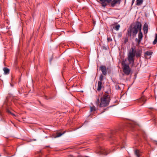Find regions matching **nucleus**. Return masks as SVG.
<instances>
[{"instance_id": "nucleus-1", "label": "nucleus", "mask_w": 157, "mask_h": 157, "mask_svg": "<svg viewBox=\"0 0 157 157\" xmlns=\"http://www.w3.org/2000/svg\"><path fill=\"white\" fill-rule=\"evenodd\" d=\"M142 25L141 23L138 21L136 22L135 25L133 27L130 26L127 30V35L130 36H132L134 37L137 34L138 31L141 30Z\"/></svg>"}, {"instance_id": "nucleus-2", "label": "nucleus", "mask_w": 157, "mask_h": 157, "mask_svg": "<svg viewBox=\"0 0 157 157\" xmlns=\"http://www.w3.org/2000/svg\"><path fill=\"white\" fill-rule=\"evenodd\" d=\"M110 101V98L108 94H104L100 98V103L99 98H98L95 102L97 106H99L100 107H105L108 106Z\"/></svg>"}, {"instance_id": "nucleus-3", "label": "nucleus", "mask_w": 157, "mask_h": 157, "mask_svg": "<svg viewBox=\"0 0 157 157\" xmlns=\"http://www.w3.org/2000/svg\"><path fill=\"white\" fill-rule=\"evenodd\" d=\"M141 51H137L136 52V51H134V48H131L128 56L127 58L129 62V64H132V66H133L135 55L136 57H139L141 56Z\"/></svg>"}, {"instance_id": "nucleus-4", "label": "nucleus", "mask_w": 157, "mask_h": 157, "mask_svg": "<svg viewBox=\"0 0 157 157\" xmlns=\"http://www.w3.org/2000/svg\"><path fill=\"white\" fill-rule=\"evenodd\" d=\"M9 99L10 97L7 96L4 101L3 105L2 106V107L6 109L7 112L9 113H10V111L9 109V106L10 105Z\"/></svg>"}, {"instance_id": "nucleus-5", "label": "nucleus", "mask_w": 157, "mask_h": 157, "mask_svg": "<svg viewBox=\"0 0 157 157\" xmlns=\"http://www.w3.org/2000/svg\"><path fill=\"white\" fill-rule=\"evenodd\" d=\"M122 66L124 72L127 75H129L131 71V70L129 66V65L124 63L122 64Z\"/></svg>"}, {"instance_id": "nucleus-6", "label": "nucleus", "mask_w": 157, "mask_h": 157, "mask_svg": "<svg viewBox=\"0 0 157 157\" xmlns=\"http://www.w3.org/2000/svg\"><path fill=\"white\" fill-rule=\"evenodd\" d=\"M99 69L102 73L103 75H106L107 74V69L106 67L105 66L101 65L99 67Z\"/></svg>"}, {"instance_id": "nucleus-7", "label": "nucleus", "mask_w": 157, "mask_h": 157, "mask_svg": "<svg viewBox=\"0 0 157 157\" xmlns=\"http://www.w3.org/2000/svg\"><path fill=\"white\" fill-rule=\"evenodd\" d=\"M143 37V35L141 31V30H140L139 31V33L138 34V39H137V38L136 39V40H137L138 41V44H139L140 43Z\"/></svg>"}, {"instance_id": "nucleus-8", "label": "nucleus", "mask_w": 157, "mask_h": 157, "mask_svg": "<svg viewBox=\"0 0 157 157\" xmlns=\"http://www.w3.org/2000/svg\"><path fill=\"white\" fill-rule=\"evenodd\" d=\"M153 52L151 51H147L144 53V57L146 59H149L151 57Z\"/></svg>"}, {"instance_id": "nucleus-9", "label": "nucleus", "mask_w": 157, "mask_h": 157, "mask_svg": "<svg viewBox=\"0 0 157 157\" xmlns=\"http://www.w3.org/2000/svg\"><path fill=\"white\" fill-rule=\"evenodd\" d=\"M121 0H112L110 5L112 7H114L116 4L119 5L120 4Z\"/></svg>"}, {"instance_id": "nucleus-10", "label": "nucleus", "mask_w": 157, "mask_h": 157, "mask_svg": "<svg viewBox=\"0 0 157 157\" xmlns=\"http://www.w3.org/2000/svg\"><path fill=\"white\" fill-rule=\"evenodd\" d=\"M148 23H145L143 26V30L144 34H147L148 32Z\"/></svg>"}, {"instance_id": "nucleus-11", "label": "nucleus", "mask_w": 157, "mask_h": 157, "mask_svg": "<svg viewBox=\"0 0 157 157\" xmlns=\"http://www.w3.org/2000/svg\"><path fill=\"white\" fill-rule=\"evenodd\" d=\"M99 149L101 154H104L105 155H106L108 154V153L107 152L106 150L104 148L100 147Z\"/></svg>"}, {"instance_id": "nucleus-12", "label": "nucleus", "mask_w": 157, "mask_h": 157, "mask_svg": "<svg viewBox=\"0 0 157 157\" xmlns=\"http://www.w3.org/2000/svg\"><path fill=\"white\" fill-rule=\"evenodd\" d=\"M134 153L137 157H140L142 153L139 150H135Z\"/></svg>"}, {"instance_id": "nucleus-13", "label": "nucleus", "mask_w": 157, "mask_h": 157, "mask_svg": "<svg viewBox=\"0 0 157 157\" xmlns=\"http://www.w3.org/2000/svg\"><path fill=\"white\" fill-rule=\"evenodd\" d=\"M102 88V83L101 82H98L97 90L98 91H100Z\"/></svg>"}, {"instance_id": "nucleus-14", "label": "nucleus", "mask_w": 157, "mask_h": 157, "mask_svg": "<svg viewBox=\"0 0 157 157\" xmlns=\"http://www.w3.org/2000/svg\"><path fill=\"white\" fill-rule=\"evenodd\" d=\"M143 2V0H136V5L139 6L142 5Z\"/></svg>"}, {"instance_id": "nucleus-15", "label": "nucleus", "mask_w": 157, "mask_h": 157, "mask_svg": "<svg viewBox=\"0 0 157 157\" xmlns=\"http://www.w3.org/2000/svg\"><path fill=\"white\" fill-rule=\"evenodd\" d=\"M4 73L5 74H8L9 73V69L6 67H4L3 68Z\"/></svg>"}, {"instance_id": "nucleus-16", "label": "nucleus", "mask_w": 157, "mask_h": 157, "mask_svg": "<svg viewBox=\"0 0 157 157\" xmlns=\"http://www.w3.org/2000/svg\"><path fill=\"white\" fill-rule=\"evenodd\" d=\"M127 36L125 37H123V43L124 44H126L128 41V36Z\"/></svg>"}, {"instance_id": "nucleus-17", "label": "nucleus", "mask_w": 157, "mask_h": 157, "mask_svg": "<svg viewBox=\"0 0 157 157\" xmlns=\"http://www.w3.org/2000/svg\"><path fill=\"white\" fill-rule=\"evenodd\" d=\"M12 83H10V86L12 87H13L15 85L16 83L15 81V80L13 78V77H12Z\"/></svg>"}, {"instance_id": "nucleus-18", "label": "nucleus", "mask_w": 157, "mask_h": 157, "mask_svg": "<svg viewBox=\"0 0 157 157\" xmlns=\"http://www.w3.org/2000/svg\"><path fill=\"white\" fill-rule=\"evenodd\" d=\"M122 142L120 143L119 144V145L121 146V148L124 147V145L125 143V141L124 140L122 141Z\"/></svg>"}, {"instance_id": "nucleus-19", "label": "nucleus", "mask_w": 157, "mask_h": 157, "mask_svg": "<svg viewBox=\"0 0 157 157\" xmlns=\"http://www.w3.org/2000/svg\"><path fill=\"white\" fill-rule=\"evenodd\" d=\"M97 109L94 106L90 107V112H92L96 111Z\"/></svg>"}, {"instance_id": "nucleus-20", "label": "nucleus", "mask_w": 157, "mask_h": 157, "mask_svg": "<svg viewBox=\"0 0 157 157\" xmlns=\"http://www.w3.org/2000/svg\"><path fill=\"white\" fill-rule=\"evenodd\" d=\"M65 133V131L63 133H61L60 132V133H56V137H59L60 136H61L62 135L64 134Z\"/></svg>"}, {"instance_id": "nucleus-21", "label": "nucleus", "mask_w": 157, "mask_h": 157, "mask_svg": "<svg viewBox=\"0 0 157 157\" xmlns=\"http://www.w3.org/2000/svg\"><path fill=\"white\" fill-rule=\"evenodd\" d=\"M100 1H105L108 4H110L112 0H99Z\"/></svg>"}, {"instance_id": "nucleus-22", "label": "nucleus", "mask_w": 157, "mask_h": 157, "mask_svg": "<svg viewBox=\"0 0 157 157\" xmlns=\"http://www.w3.org/2000/svg\"><path fill=\"white\" fill-rule=\"evenodd\" d=\"M101 5L103 7H105L107 5V4L105 2V1H101Z\"/></svg>"}, {"instance_id": "nucleus-23", "label": "nucleus", "mask_w": 157, "mask_h": 157, "mask_svg": "<svg viewBox=\"0 0 157 157\" xmlns=\"http://www.w3.org/2000/svg\"><path fill=\"white\" fill-rule=\"evenodd\" d=\"M120 28V25H116L115 27L114 28V29L116 30H118Z\"/></svg>"}, {"instance_id": "nucleus-24", "label": "nucleus", "mask_w": 157, "mask_h": 157, "mask_svg": "<svg viewBox=\"0 0 157 157\" xmlns=\"http://www.w3.org/2000/svg\"><path fill=\"white\" fill-rule=\"evenodd\" d=\"M10 115H11L12 116H13L15 118H16L17 116V114H14V113H12L11 111H10Z\"/></svg>"}, {"instance_id": "nucleus-25", "label": "nucleus", "mask_w": 157, "mask_h": 157, "mask_svg": "<svg viewBox=\"0 0 157 157\" xmlns=\"http://www.w3.org/2000/svg\"><path fill=\"white\" fill-rule=\"evenodd\" d=\"M103 75H100V78H99V80H100L99 82H102V81L103 80V77H104Z\"/></svg>"}, {"instance_id": "nucleus-26", "label": "nucleus", "mask_w": 157, "mask_h": 157, "mask_svg": "<svg viewBox=\"0 0 157 157\" xmlns=\"http://www.w3.org/2000/svg\"><path fill=\"white\" fill-rule=\"evenodd\" d=\"M157 42V35H156L155 36V39L154 41H153V44H156Z\"/></svg>"}, {"instance_id": "nucleus-27", "label": "nucleus", "mask_w": 157, "mask_h": 157, "mask_svg": "<svg viewBox=\"0 0 157 157\" xmlns=\"http://www.w3.org/2000/svg\"><path fill=\"white\" fill-rule=\"evenodd\" d=\"M141 100L145 102L146 101V99L145 97L143 96L141 98Z\"/></svg>"}, {"instance_id": "nucleus-28", "label": "nucleus", "mask_w": 157, "mask_h": 157, "mask_svg": "<svg viewBox=\"0 0 157 157\" xmlns=\"http://www.w3.org/2000/svg\"><path fill=\"white\" fill-rule=\"evenodd\" d=\"M107 41L108 42H110L112 41V39L110 37H107Z\"/></svg>"}, {"instance_id": "nucleus-29", "label": "nucleus", "mask_w": 157, "mask_h": 157, "mask_svg": "<svg viewBox=\"0 0 157 157\" xmlns=\"http://www.w3.org/2000/svg\"><path fill=\"white\" fill-rule=\"evenodd\" d=\"M102 49H103L105 50L107 49V48H106V47H105V46H103V47H102Z\"/></svg>"}, {"instance_id": "nucleus-30", "label": "nucleus", "mask_w": 157, "mask_h": 157, "mask_svg": "<svg viewBox=\"0 0 157 157\" xmlns=\"http://www.w3.org/2000/svg\"><path fill=\"white\" fill-rule=\"evenodd\" d=\"M135 0H132V6L133 5V3H134V2Z\"/></svg>"}, {"instance_id": "nucleus-31", "label": "nucleus", "mask_w": 157, "mask_h": 157, "mask_svg": "<svg viewBox=\"0 0 157 157\" xmlns=\"http://www.w3.org/2000/svg\"><path fill=\"white\" fill-rule=\"evenodd\" d=\"M128 126H130V127L131 126H132V128H133V126H131V125H130V124H128Z\"/></svg>"}, {"instance_id": "nucleus-32", "label": "nucleus", "mask_w": 157, "mask_h": 157, "mask_svg": "<svg viewBox=\"0 0 157 157\" xmlns=\"http://www.w3.org/2000/svg\"><path fill=\"white\" fill-rule=\"evenodd\" d=\"M109 138H110V139L111 138H112V137L111 136H109Z\"/></svg>"}, {"instance_id": "nucleus-33", "label": "nucleus", "mask_w": 157, "mask_h": 157, "mask_svg": "<svg viewBox=\"0 0 157 157\" xmlns=\"http://www.w3.org/2000/svg\"><path fill=\"white\" fill-rule=\"evenodd\" d=\"M114 132H111V134H113V133Z\"/></svg>"}, {"instance_id": "nucleus-34", "label": "nucleus", "mask_w": 157, "mask_h": 157, "mask_svg": "<svg viewBox=\"0 0 157 157\" xmlns=\"http://www.w3.org/2000/svg\"><path fill=\"white\" fill-rule=\"evenodd\" d=\"M105 110H106V109H104V111H103V112H104V111Z\"/></svg>"}, {"instance_id": "nucleus-35", "label": "nucleus", "mask_w": 157, "mask_h": 157, "mask_svg": "<svg viewBox=\"0 0 157 157\" xmlns=\"http://www.w3.org/2000/svg\"><path fill=\"white\" fill-rule=\"evenodd\" d=\"M49 147V146H46V147Z\"/></svg>"}, {"instance_id": "nucleus-36", "label": "nucleus", "mask_w": 157, "mask_h": 157, "mask_svg": "<svg viewBox=\"0 0 157 157\" xmlns=\"http://www.w3.org/2000/svg\"><path fill=\"white\" fill-rule=\"evenodd\" d=\"M156 144L157 145V141H156Z\"/></svg>"}, {"instance_id": "nucleus-37", "label": "nucleus", "mask_w": 157, "mask_h": 157, "mask_svg": "<svg viewBox=\"0 0 157 157\" xmlns=\"http://www.w3.org/2000/svg\"><path fill=\"white\" fill-rule=\"evenodd\" d=\"M1 156V155H0V156Z\"/></svg>"}]
</instances>
